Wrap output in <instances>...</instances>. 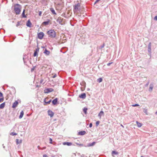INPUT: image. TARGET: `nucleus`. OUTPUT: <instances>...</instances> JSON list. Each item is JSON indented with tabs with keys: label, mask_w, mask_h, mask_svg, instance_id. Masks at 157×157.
Wrapping results in <instances>:
<instances>
[{
	"label": "nucleus",
	"mask_w": 157,
	"mask_h": 157,
	"mask_svg": "<svg viewBox=\"0 0 157 157\" xmlns=\"http://www.w3.org/2000/svg\"><path fill=\"white\" fill-rule=\"evenodd\" d=\"M79 97L80 98L84 99L86 98V94L85 93H83L79 95Z\"/></svg>",
	"instance_id": "8"
},
{
	"label": "nucleus",
	"mask_w": 157,
	"mask_h": 157,
	"mask_svg": "<svg viewBox=\"0 0 157 157\" xmlns=\"http://www.w3.org/2000/svg\"><path fill=\"white\" fill-rule=\"evenodd\" d=\"M3 147L4 148L5 147L4 146V145L3 144Z\"/></svg>",
	"instance_id": "48"
},
{
	"label": "nucleus",
	"mask_w": 157,
	"mask_h": 157,
	"mask_svg": "<svg viewBox=\"0 0 157 157\" xmlns=\"http://www.w3.org/2000/svg\"><path fill=\"white\" fill-rule=\"evenodd\" d=\"M141 157H144V156H141Z\"/></svg>",
	"instance_id": "53"
},
{
	"label": "nucleus",
	"mask_w": 157,
	"mask_h": 157,
	"mask_svg": "<svg viewBox=\"0 0 157 157\" xmlns=\"http://www.w3.org/2000/svg\"><path fill=\"white\" fill-rule=\"evenodd\" d=\"M102 81V79L101 78H99L97 79V81L99 83H100Z\"/></svg>",
	"instance_id": "26"
},
{
	"label": "nucleus",
	"mask_w": 157,
	"mask_h": 157,
	"mask_svg": "<svg viewBox=\"0 0 157 157\" xmlns=\"http://www.w3.org/2000/svg\"><path fill=\"white\" fill-rule=\"evenodd\" d=\"M96 143V142H94L91 143H89L87 144V145L86 146V147H91L94 146L95 144Z\"/></svg>",
	"instance_id": "9"
},
{
	"label": "nucleus",
	"mask_w": 157,
	"mask_h": 157,
	"mask_svg": "<svg viewBox=\"0 0 157 157\" xmlns=\"http://www.w3.org/2000/svg\"><path fill=\"white\" fill-rule=\"evenodd\" d=\"M51 100H49V101H48V102H46V101H45V102L46 104H50V103L51 102Z\"/></svg>",
	"instance_id": "34"
},
{
	"label": "nucleus",
	"mask_w": 157,
	"mask_h": 157,
	"mask_svg": "<svg viewBox=\"0 0 157 157\" xmlns=\"http://www.w3.org/2000/svg\"><path fill=\"white\" fill-rule=\"evenodd\" d=\"M149 84V82H148L146 84V86H147Z\"/></svg>",
	"instance_id": "46"
},
{
	"label": "nucleus",
	"mask_w": 157,
	"mask_h": 157,
	"mask_svg": "<svg viewBox=\"0 0 157 157\" xmlns=\"http://www.w3.org/2000/svg\"><path fill=\"white\" fill-rule=\"evenodd\" d=\"M112 154H114L115 155H117L118 154V152L115 151H112Z\"/></svg>",
	"instance_id": "28"
},
{
	"label": "nucleus",
	"mask_w": 157,
	"mask_h": 157,
	"mask_svg": "<svg viewBox=\"0 0 157 157\" xmlns=\"http://www.w3.org/2000/svg\"><path fill=\"white\" fill-rule=\"evenodd\" d=\"M80 3H78L77 4H76L74 6V10H78V7L80 6Z\"/></svg>",
	"instance_id": "4"
},
{
	"label": "nucleus",
	"mask_w": 157,
	"mask_h": 157,
	"mask_svg": "<svg viewBox=\"0 0 157 157\" xmlns=\"http://www.w3.org/2000/svg\"><path fill=\"white\" fill-rule=\"evenodd\" d=\"M48 115L51 117H52L54 114V113L51 110H49L48 111Z\"/></svg>",
	"instance_id": "3"
},
{
	"label": "nucleus",
	"mask_w": 157,
	"mask_h": 157,
	"mask_svg": "<svg viewBox=\"0 0 157 157\" xmlns=\"http://www.w3.org/2000/svg\"><path fill=\"white\" fill-rule=\"evenodd\" d=\"M41 13H42V12H41V11H40L39 12V15L40 16H41Z\"/></svg>",
	"instance_id": "38"
},
{
	"label": "nucleus",
	"mask_w": 157,
	"mask_h": 157,
	"mask_svg": "<svg viewBox=\"0 0 157 157\" xmlns=\"http://www.w3.org/2000/svg\"><path fill=\"white\" fill-rule=\"evenodd\" d=\"M56 75H55L53 76V78H55V77H56Z\"/></svg>",
	"instance_id": "44"
},
{
	"label": "nucleus",
	"mask_w": 157,
	"mask_h": 157,
	"mask_svg": "<svg viewBox=\"0 0 157 157\" xmlns=\"http://www.w3.org/2000/svg\"><path fill=\"white\" fill-rule=\"evenodd\" d=\"M155 114H157V111L155 112Z\"/></svg>",
	"instance_id": "49"
},
{
	"label": "nucleus",
	"mask_w": 157,
	"mask_h": 157,
	"mask_svg": "<svg viewBox=\"0 0 157 157\" xmlns=\"http://www.w3.org/2000/svg\"><path fill=\"white\" fill-rule=\"evenodd\" d=\"M42 81H43L41 80V81H40V82H41H41H42Z\"/></svg>",
	"instance_id": "51"
},
{
	"label": "nucleus",
	"mask_w": 157,
	"mask_h": 157,
	"mask_svg": "<svg viewBox=\"0 0 157 157\" xmlns=\"http://www.w3.org/2000/svg\"><path fill=\"white\" fill-rule=\"evenodd\" d=\"M50 10L53 14H56V13L55 12V11L54 10V9H53V8H51L50 9Z\"/></svg>",
	"instance_id": "21"
},
{
	"label": "nucleus",
	"mask_w": 157,
	"mask_h": 157,
	"mask_svg": "<svg viewBox=\"0 0 157 157\" xmlns=\"http://www.w3.org/2000/svg\"><path fill=\"white\" fill-rule=\"evenodd\" d=\"M121 126L123 127H124V126L122 125V124H121Z\"/></svg>",
	"instance_id": "47"
},
{
	"label": "nucleus",
	"mask_w": 157,
	"mask_h": 157,
	"mask_svg": "<svg viewBox=\"0 0 157 157\" xmlns=\"http://www.w3.org/2000/svg\"><path fill=\"white\" fill-rule=\"evenodd\" d=\"M14 10L16 14L18 15L21 12V6L19 4H17L14 6Z\"/></svg>",
	"instance_id": "1"
},
{
	"label": "nucleus",
	"mask_w": 157,
	"mask_h": 157,
	"mask_svg": "<svg viewBox=\"0 0 157 157\" xmlns=\"http://www.w3.org/2000/svg\"><path fill=\"white\" fill-rule=\"evenodd\" d=\"M2 96H3L1 92H0V97H2Z\"/></svg>",
	"instance_id": "41"
},
{
	"label": "nucleus",
	"mask_w": 157,
	"mask_h": 157,
	"mask_svg": "<svg viewBox=\"0 0 157 157\" xmlns=\"http://www.w3.org/2000/svg\"><path fill=\"white\" fill-rule=\"evenodd\" d=\"M22 140H19L18 139H17L16 140V143L17 144H21L22 143Z\"/></svg>",
	"instance_id": "17"
},
{
	"label": "nucleus",
	"mask_w": 157,
	"mask_h": 157,
	"mask_svg": "<svg viewBox=\"0 0 157 157\" xmlns=\"http://www.w3.org/2000/svg\"><path fill=\"white\" fill-rule=\"evenodd\" d=\"M104 47V46H103L101 47V48H103Z\"/></svg>",
	"instance_id": "52"
},
{
	"label": "nucleus",
	"mask_w": 157,
	"mask_h": 157,
	"mask_svg": "<svg viewBox=\"0 0 157 157\" xmlns=\"http://www.w3.org/2000/svg\"><path fill=\"white\" fill-rule=\"evenodd\" d=\"M39 49L38 48L36 49V50H35L33 54L34 56H37L38 52H39Z\"/></svg>",
	"instance_id": "7"
},
{
	"label": "nucleus",
	"mask_w": 157,
	"mask_h": 157,
	"mask_svg": "<svg viewBox=\"0 0 157 157\" xmlns=\"http://www.w3.org/2000/svg\"><path fill=\"white\" fill-rule=\"evenodd\" d=\"M25 10H24L22 14V17L26 18V16L25 15Z\"/></svg>",
	"instance_id": "25"
},
{
	"label": "nucleus",
	"mask_w": 157,
	"mask_h": 157,
	"mask_svg": "<svg viewBox=\"0 0 157 157\" xmlns=\"http://www.w3.org/2000/svg\"><path fill=\"white\" fill-rule=\"evenodd\" d=\"M153 87V85L152 84H151L149 86V91L150 92H151Z\"/></svg>",
	"instance_id": "13"
},
{
	"label": "nucleus",
	"mask_w": 157,
	"mask_h": 157,
	"mask_svg": "<svg viewBox=\"0 0 157 157\" xmlns=\"http://www.w3.org/2000/svg\"><path fill=\"white\" fill-rule=\"evenodd\" d=\"M104 115V112L103 111H101L98 114V116L100 118H101L102 116Z\"/></svg>",
	"instance_id": "14"
},
{
	"label": "nucleus",
	"mask_w": 157,
	"mask_h": 157,
	"mask_svg": "<svg viewBox=\"0 0 157 157\" xmlns=\"http://www.w3.org/2000/svg\"><path fill=\"white\" fill-rule=\"evenodd\" d=\"M57 101V98H56L52 101V102L53 105H55L56 104Z\"/></svg>",
	"instance_id": "15"
},
{
	"label": "nucleus",
	"mask_w": 157,
	"mask_h": 157,
	"mask_svg": "<svg viewBox=\"0 0 157 157\" xmlns=\"http://www.w3.org/2000/svg\"><path fill=\"white\" fill-rule=\"evenodd\" d=\"M143 111L146 115H148L147 110V109H144Z\"/></svg>",
	"instance_id": "27"
},
{
	"label": "nucleus",
	"mask_w": 157,
	"mask_h": 157,
	"mask_svg": "<svg viewBox=\"0 0 157 157\" xmlns=\"http://www.w3.org/2000/svg\"><path fill=\"white\" fill-rule=\"evenodd\" d=\"M139 106V105H138V104H135L134 105H132V106L133 107L138 106Z\"/></svg>",
	"instance_id": "30"
},
{
	"label": "nucleus",
	"mask_w": 157,
	"mask_h": 157,
	"mask_svg": "<svg viewBox=\"0 0 157 157\" xmlns=\"http://www.w3.org/2000/svg\"><path fill=\"white\" fill-rule=\"evenodd\" d=\"M11 134L13 136H14L16 135H17V134L15 133L12 132Z\"/></svg>",
	"instance_id": "35"
},
{
	"label": "nucleus",
	"mask_w": 157,
	"mask_h": 157,
	"mask_svg": "<svg viewBox=\"0 0 157 157\" xmlns=\"http://www.w3.org/2000/svg\"><path fill=\"white\" fill-rule=\"evenodd\" d=\"M148 52L151 54V43L150 42L148 45Z\"/></svg>",
	"instance_id": "6"
},
{
	"label": "nucleus",
	"mask_w": 157,
	"mask_h": 157,
	"mask_svg": "<svg viewBox=\"0 0 157 157\" xmlns=\"http://www.w3.org/2000/svg\"><path fill=\"white\" fill-rule=\"evenodd\" d=\"M154 19L155 20L157 21V16H155L154 18Z\"/></svg>",
	"instance_id": "37"
},
{
	"label": "nucleus",
	"mask_w": 157,
	"mask_h": 157,
	"mask_svg": "<svg viewBox=\"0 0 157 157\" xmlns=\"http://www.w3.org/2000/svg\"><path fill=\"white\" fill-rule=\"evenodd\" d=\"M57 22H59V23H61L62 22V19L60 17H59L57 20Z\"/></svg>",
	"instance_id": "16"
},
{
	"label": "nucleus",
	"mask_w": 157,
	"mask_h": 157,
	"mask_svg": "<svg viewBox=\"0 0 157 157\" xmlns=\"http://www.w3.org/2000/svg\"><path fill=\"white\" fill-rule=\"evenodd\" d=\"M112 63H113V62H111V63H109L107 64V65L108 66H109Z\"/></svg>",
	"instance_id": "39"
},
{
	"label": "nucleus",
	"mask_w": 157,
	"mask_h": 157,
	"mask_svg": "<svg viewBox=\"0 0 157 157\" xmlns=\"http://www.w3.org/2000/svg\"><path fill=\"white\" fill-rule=\"evenodd\" d=\"M78 144V145H79V146H82L83 145V144Z\"/></svg>",
	"instance_id": "45"
},
{
	"label": "nucleus",
	"mask_w": 157,
	"mask_h": 157,
	"mask_svg": "<svg viewBox=\"0 0 157 157\" xmlns=\"http://www.w3.org/2000/svg\"><path fill=\"white\" fill-rule=\"evenodd\" d=\"M43 157H48L47 155H45V154L44 155H43Z\"/></svg>",
	"instance_id": "43"
},
{
	"label": "nucleus",
	"mask_w": 157,
	"mask_h": 157,
	"mask_svg": "<svg viewBox=\"0 0 157 157\" xmlns=\"http://www.w3.org/2000/svg\"><path fill=\"white\" fill-rule=\"evenodd\" d=\"M0 29V30H1V29H3V28H1V29Z\"/></svg>",
	"instance_id": "50"
},
{
	"label": "nucleus",
	"mask_w": 157,
	"mask_h": 157,
	"mask_svg": "<svg viewBox=\"0 0 157 157\" xmlns=\"http://www.w3.org/2000/svg\"><path fill=\"white\" fill-rule=\"evenodd\" d=\"M19 24H20V22L18 21L17 22V26H18L19 25Z\"/></svg>",
	"instance_id": "42"
},
{
	"label": "nucleus",
	"mask_w": 157,
	"mask_h": 157,
	"mask_svg": "<svg viewBox=\"0 0 157 157\" xmlns=\"http://www.w3.org/2000/svg\"><path fill=\"white\" fill-rule=\"evenodd\" d=\"M86 133L85 131H81L79 132V134L80 135H83Z\"/></svg>",
	"instance_id": "19"
},
{
	"label": "nucleus",
	"mask_w": 157,
	"mask_h": 157,
	"mask_svg": "<svg viewBox=\"0 0 157 157\" xmlns=\"http://www.w3.org/2000/svg\"><path fill=\"white\" fill-rule=\"evenodd\" d=\"M38 38L42 39L44 36V33L43 32H40L38 34Z\"/></svg>",
	"instance_id": "5"
},
{
	"label": "nucleus",
	"mask_w": 157,
	"mask_h": 157,
	"mask_svg": "<svg viewBox=\"0 0 157 157\" xmlns=\"http://www.w3.org/2000/svg\"><path fill=\"white\" fill-rule=\"evenodd\" d=\"M18 104V102L17 101H16L14 102L13 105L12 107L13 108H15L16 107H17Z\"/></svg>",
	"instance_id": "12"
},
{
	"label": "nucleus",
	"mask_w": 157,
	"mask_h": 157,
	"mask_svg": "<svg viewBox=\"0 0 157 157\" xmlns=\"http://www.w3.org/2000/svg\"><path fill=\"white\" fill-rule=\"evenodd\" d=\"M87 109L86 108H84L83 110V111L85 114H86Z\"/></svg>",
	"instance_id": "29"
},
{
	"label": "nucleus",
	"mask_w": 157,
	"mask_h": 157,
	"mask_svg": "<svg viewBox=\"0 0 157 157\" xmlns=\"http://www.w3.org/2000/svg\"><path fill=\"white\" fill-rule=\"evenodd\" d=\"M63 144L64 145H67V146H71L72 144V143L71 142H63Z\"/></svg>",
	"instance_id": "11"
},
{
	"label": "nucleus",
	"mask_w": 157,
	"mask_h": 157,
	"mask_svg": "<svg viewBox=\"0 0 157 157\" xmlns=\"http://www.w3.org/2000/svg\"><path fill=\"white\" fill-rule=\"evenodd\" d=\"M136 123L137 126L138 127L140 128V127H141V126H142V124L141 123L138 122V121H137L136 122Z\"/></svg>",
	"instance_id": "24"
},
{
	"label": "nucleus",
	"mask_w": 157,
	"mask_h": 157,
	"mask_svg": "<svg viewBox=\"0 0 157 157\" xmlns=\"http://www.w3.org/2000/svg\"><path fill=\"white\" fill-rule=\"evenodd\" d=\"M31 25H32V23L30 21V20H28L27 21V22H26V25L28 27H31Z\"/></svg>",
	"instance_id": "10"
},
{
	"label": "nucleus",
	"mask_w": 157,
	"mask_h": 157,
	"mask_svg": "<svg viewBox=\"0 0 157 157\" xmlns=\"http://www.w3.org/2000/svg\"><path fill=\"white\" fill-rule=\"evenodd\" d=\"M24 112L23 111H21L20 113V114L19 117V118L20 119H21L22 117L24 115Z\"/></svg>",
	"instance_id": "20"
},
{
	"label": "nucleus",
	"mask_w": 157,
	"mask_h": 157,
	"mask_svg": "<svg viewBox=\"0 0 157 157\" xmlns=\"http://www.w3.org/2000/svg\"><path fill=\"white\" fill-rule=\"evenodd\" d=\"M92 123H90V124H89V127H90V128H91V127H92Z\"/></svg>",
	"instance_id": "40"
},
{
	"label": "nucleus",
	"mask_w": 157,
	"mask_h": 157,
	"mask_svg": "<svg viewBox=\"0 0 157 157\" xmlns=\"http://www.w3.org/2000/svg\"><path fill=\"white\" fill-rule=\"evenodd\" d=\"M39 146H38V148H39Z\"/></svg>",
	"instance_id": "54"
},
{
	"label": "nucleus",
	"mask_w": 157,
	"mask_h": 157,
	"mask_svg": "<svg viewBox=\"0 0 157 157\" xmlns=\"http://www.w3.org/2000/svg\"><path fill=\"white\" fill-rule=\"evenodd\" d=\"M49 141H50L49 143L52 144V138H49Z\"/></svg>",
	"instance_id": "33"
},
{
	"label": "nucleus",
	"mask_w": 157,
	"mask_h": 157,
	"mask_svg": "<svg viewBox=\"0 0 157 157\" xmlns=\"http://www.w3.org/2000/svg\"><path fill=\"white\" fill-rule=\"evenodd\" d=\"M47 33L49 36L51 37H54L56 36V33L54 30H49Z\"/></svg>",
	"instance_id": "2"
},
{
	"label": "nucleus",
	"mask_w": 157,
	"mask_h": 157,
	"mask_svg": "<svg viewBox=\"0 0 157 157\" xmlns=\"http://www.w3.org/2000/svg\"><path fill=\"white\" fill-rule=\"evenodd\" d=\"M5 106V103L4 102L1 104L0 105V109H2L4 108Z\"/></svg>",
	"instance_id": "23"
},
{
	"label": "nucleus",
	"mask_w": 157,
	"mask_h": 157,
	"mask_svg": "<svg viewBox=\"0 0 157 157\" xmlns=\"http://www.w3.org/2000/svg\"><path fill=\"white\" fill-rule=\"evenodd\" d=\"M49 20H48V21H45L44 22L42 23V24L43 25H47L49 24Z\"/></svg>",
	"instance_id": "18"
},
{
	"label": "nucleus",
	"mask_w": 157,
	"mask_h": 157,
	"mask_svg": "<svg viewBox=\"0 0 157 157\" xmlns=\"http://www.w3.org/2000/svg\"><path fill=\"white\" fill-rule=\"evenodd\" d=\"M47 90L48 91V92H50L52 91V89H47Z\"/></svg>",
	"instance_id": "31"
},
{
	"label": "nucleus",
	"mask_w": 157,
	"mask_h": 157,
	"mask_svg": "<svg viewBox=\"0 0 157 157\" xmlns=\"http://www.w3.org/2000/svg\"><path fill=\"white\" fill-rule=\"evenodd\" d=\"M4 100L3 98H0V102H2Z\"/></svg>",
	"instance_id": "32"
},
{
	"label": "nucleus",
	"mask_w": 157,
	"mask_h": 157,
	"mask_svg": "<svg viewBox=\"0 0 157 157\" xmlns=\"http://www.w3.org/2000/svg\"><path fill=\"white\" fill-rule=\"evenodd\" d=\"M100 122L99 121H98L96 122V125H99V124Z\"/></svg>",
	"instance_id": "36"
},
{
	"label": "nucleus",
	"mask_w": 157,
	"mask_h": 157,
	"mask_svg": "<svg viewBox=\"0 0 157 157\" xmlns=\"http://www.w3.org/2000/svg\"><path fill=\"white\" fill-rule=\"evenodd\" d=\"M44 53L46 55H48L50 54V52L47 49H45L44 52Z\"/></svg>",
	"instance_id": "22"
}]
</instances>
